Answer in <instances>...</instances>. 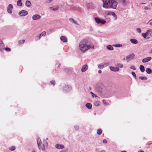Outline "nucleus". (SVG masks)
I'll use <instances>...</instances> for the list:
<instances>
[{
	"mask_svg": "<svg viewBox=\"0 0 152 152\" xmlns=\"http://www.w3.org/2000/svg\"><path fill=\"white\" fill-rule=\"evenodd\" d=\"M4 46V44L3 41L0 39V49H2Z\"/></svg>",
	"mask_w": 152,
	"mask_h": 152,
	"instance_id": "22",
	"label": "nucleus"
},
{
	"mask_svg": "<svg viewBox=\"0 0 152 152\" xmlns=\"http://www.w3.org/2000/svg\"><path fill=\"white\" fill-rule=\"evenodd\" d=\"M139 78L142 80H146L147 79L146 77H142L140 76L139 77Z\"/></svg>",
	"mask_w": 152,
	"mask_h": 152,
	"instance_id": "26",
	"label": "nucleus"
},
{
	"mask_svg": "<svg viewBox=\"0 0 152 152\" xmlns=\"http://www.w3.org/2000/svg\"><path fill=\"white\" fill-rule=\"evenodd\" d=\"M13 8V6L11 4H10L7 7V11L10 14L12 13V11Z\"/></svg>",
	"mask_w": 152,
	"mask_h": 152,
	"instance_id": "8",
	"label": "nucleus"
},
{
	"mask_svg": "<svg viewBox=\"0 0 152 152\" xmlns=\"http://www.w3.org/2000/svg\"><path fill=\"white\" fill-rule=\"evenodd\" d=\"M51 84L54 85H55V81L54 80H52L50 82Z\"/></svg>",
	"mask_w": 152,
	"mask_h": 152,
	"instance_id": "47",
	"label": "nucleus"
},
{
	"mask_svg": "<svg viewBox=\"0 0 152 152\" xmlns=\"http://www.w3.org/2000/svg\"><path fill=\"white\" fill-rule=\"evenodd\" d=\"M130 68L131 69H132L133 70H135L136 69V68L135 67V66H131Z\"/></svg>",
	"mask_w": 152,
	"mask_h": 152,
	"instance_id": "43",
	"label": "nucleus"
},
{
	"mask_svg": "<svg viewBox=\"0 0 152 152\" xmlns=\"http://www.w3.org/2000/svg\"><path fill=\"white\" fill-rule=\"evenodd\" d=\"M60 39L63 42H67V39L66 37L64 36H62L60 37Z\"/></svg>",
	"mask_w": 152,
	"mask_h": 152,
	"instance_id": "13",
	"label": "nucleus"
},
{
	"mask_svg": "<svg viewBox=\"0 0 152 152\" xmlns=\"http://www.w3.org/2000/svg\"><path fill=\"white\" fill-rule=\"evenodd\" d=\"M89 88L90 90H91V87H90Z\"/></svg>",
	"mask_w": 152,
	"mask_h": 152,
	"instance_id": "63",
	"label": "nucleus"
},
{
	"mask_svg": "<svg viewBox=\"0 0 152 152\" xmlns=\"http://www.w3.org/2000/svg\"><path fill=\"white\" fill-rule=\"evenodd\" d=\"M94 19L96 22L98 24L100 23L104 24L106 23V21L105 20L99 18L95 17Z\"/></svg>",
	"mask_w": 152,
	"mask_h": 152,
	"instance_id": "5",
	"label": "nucleus"
},
{
	"mask_svg": "<svg viewBox=\"0 0 152 152\" xmlns=\"http://www.w3.org/2000/svg\"><path fill=\"white\" fill-rule=\"evenodd\" d=\"M152 59V58L150 57H148L142 59V61L143 63H146L150 61Z\"/></svg>",
	"mask_w": 152,
	"mask_h": 152,
	"instance_id": "11",
	"label": "nucleus"
},
{
	"mask_svg": "<svg viewBox=\"0 0 152 152\" xmlns=\"http://www.w3.org/2000/svg\"><path fill=\"white\" fill-rule=\"evenodd\" d=\"M107 48L110 50H113V47L111 45H108L107 47Z\"/></svg>",
	"mask_w": 152,
	"mask_h": 152,
	"instance_id": "23",
	"label": "nucleus"
},
{
	"mask_svg": "<svg viewBox=\"0 0 152 152\" xmlns=\"http://www.w3.org/2000/svg\"><path fill=\"white\" fill-rule=\"evenodd\" d=\"M53 0H48L46 1V2L47 3H50Z\"/></svg>",
	"mask_w": 152,
	"mask_h": 152,
	"instance_id": "50",
	"label": "nucleus"
},
{
	"mask_svg": "<svg viewBox=\"0 0 152 152\" xmlns=\"http://www.w3.org/2000/svg\"><path fill=\"white\" fill-rule=\"evenodd\" d=\"M89 8L91 9H94L95 8V6L92 3L89 4Z\"/></svg>",
	"mask_w": 152,
	"mask_h": 152,
	"instance_id": "28",
	"label": "nucleus"
},
{
	"mask_svg": "<svg viewBox=\"0 0 152 152\" xmlns=\"http://www.w3.org/2000/svg\"><path fill=\"white\" fill-rule=\"evenodd\" d=\"M137 31L139 33H141V29L140 28H138L137 29Z\"/></svg>",
	"mask_w": 152,
	"mask_h": 152,
	"instance_id": "51",
	"label": "nucleus"
},
{
	"mask_svg": "<svg viewBox=\"0 0 152 152\" xmlns=\"http://www.w3.org/2000/svg\"><path fill=\"white\" fill-rule=\"evenodd\" d=\"M94 46L93 44H90L88 41L86 39L81 41L79 44L80 50L83 52H85L90 48L94 49Z\"/></svg>",
	"mask_w": 152,
	"mask_h": 152,
	"instance_id": "1",
	"label": "nucleus"
},
{
	"mask_svg": "<svg viewBox=\"0 0 152 152\" xmlns=\"http://www.w3.org/2000/svg\"><path fill=\"white\" fill-rule=\"evenodd\" d=\"M99 152H105V151L104 150H102V151H100Z\"/></svg>",
	"mask_w": 152,
	"mask_h": 152,
	"instance_id": "59",
	"label": "nucleus"
},
{
	"mask_svg": "<svg viewBox=\"0 0 152 152\" xmlns=\"http://www.w3.org/2000/svg\"><path fill=\"white\" fill-rule=\"evenodd\" d=\"M26 5L27 7H29L31 5V3L29 1H27L26 2Z\"/></svg>",
	"mask_w": 152,
	"mask_h": 152,
	"instance_id": "20",
	"label": "nucleus"
},
{
	"mask_svg": "<svg viewBox=\"0 0 152 152\" xmlns=\"http://www.w3.org/2000/svg\"><path fill=\"white\" fill-rule=\"evenodd\" d=\"M149 53L150 54L152 53V48L151 50L149 52Z\"/></svg>",
	"mask_w": 152,
	"mask_h": 152,
	"instance_id": "57",
	"label": "nucleus"
},
{
	"mask_svg": "<svg viewBox=\"0 0 152 152\" xmlns=\"http://www.w3.org/2000/svg\"><path fill=\"white\" fill-rule=\"evenodd\" d=\"M98 67L99 69H102L104 67V65L102 63L98 65Z\"/></svg>",
	"mask_w": 152,
	"mask_h": 152,
	"instance_id": "25",
	"label": "nucleus"
},
{
	"mask_svg": "<svg viewBox=\"0 0 152 152\" xmlns=\"http://www.w3.org/2000/svg\"><path fill=\"white\" fill-rule=\"evenodd\" d=\"M90 93H91V94H92V95H92V97H94V96H96V97H97V96H96L95 95V94H94L92 92H90Z\"/></svg>",
	"mask_w": 152,
	"mask_h": 152,
	"instance_id": "52",
	"label": "nucleus"
},
{
	"mask_svg": "<svg viewBox=\"0 0 152 152\" xmlns=\"http://www.w3.org/2000/svg\"><path fill=\"white\" fill-rule=\"evenodd\" d=\"M116 66H118L120 67L121 68H122L123 67V64H121L117 63V64Z\"/></svg>",
	"mask_w": 152,
	"mask_h": 152,
	"instance_id": "31",
	"label": "nucleus"
},
{
	"mask_svg": "<svg viewBox=\"0 0 152 152\" xmlns=\"http://www.w3.org/2000/svg\"><path fill=\"white\" fill-rule=\"evenodd\" d=\"M111 15H112V16H113V17L115 18V19H117V16L116 14L114 13V12H112V13H111Z\"/></svg>",
	"mask_w": 152,
	"mask_h": 152,
	"instance_id": "36",
	"label": "nucleus"
},
{
	"mask_svg": "<svg viewBox=\"0 0 152 152\" xmlns=\"http://www.w3.org/2000/svg\"><path fill=\"white\" fill-rule=\"evenodd\" d=\"M140 4H146V3L142 2V3H141Z\"/></svg>",
	"mask_w": 152,
	"mask_h": 152,
	"instance_id": "61",
	"label": "nucleus"
},
{
	"mask_svg": "<svg viewBox=\"0 0 152 152\" xmlns=\"http://www.w3.org/2000/svg\"><path fill=\"white\" fill-rule=\"evenodd\" d=\"M152 20V19L151 20H150L149 21V22H148V23H149V24L151 25L152 26V22H151V21Z\"/></svg>",
	"mask_w": 152,
	"mask_h": 152,
	"instance_id": "49",
	"label": "nucleus"
},
{
	"mask_svg": "<svg viewBox=\"0 0 152 152\" xmlns=\"http://www.w3.org/2000/svg\"><path fill=\"white\" fill-rule=\"evenodd\" d=\"M140 69L142 72H144L145 71V67L143 65H140Z\"/></svg>",
	"mask_w": 152,
	"mask_h": 152,
	"instance_id": "16",
	"label": "nucleus"
},
{
	"mask_svg": "<svg viewBox=\"0 0 152 152\" xmlns=\"http://www.w3.org/2000/svg\"><path fill=\"white\" fill-rule=\"evenodd\" d=\"M102 63L104 65V67H105L107 66L108 65H109V63L108 62L103 63Z\"/></svg>",
	"mask_w": 152,
	"mask_h": 152,
	"instance_id": "34",
	"label": "nucleus"
},
{
	"mask_svg": "<svg viewBox=\"0 0 152 152\" xmlns=\"http://www.w3.org/2000/svg\"><path fill=\"white\" fill-rule=\"evenodd\" d=\"M130 41L133 44H137L138 43L137 41L135 39H131Z\"/></svg>",
	"mask_w": 152,
	"mask_h": 152,
	"instance_id": "14",
	"label": "nucleus"
},
{
	"mask_svg": "<svg viewBox=\"0 0 152 152\" xmlns=\"http://www.w3.org/2000/svg\"><path fill=\"white\" fill-rule=\"evenodd\" d=\"M64 90L66 91H69L70 90V88L68 86H65L64 88Z\"/></svg>",
	"mask_w": 152,
	"mask_h": 152,
	"instance_id": "24",
	"label": "nucleus"
},
{
	"mask_svg": "<svg viewBox=\"0 0 152 152\" xmlns=\"http://www.w3.org/2000/svg\"><path fill=\"white\" fill-rule=\"evenodd\" d=\"M144 9H145V10H151V8L148 7H145L144 8Z\"/></svg>",
	"mask_w": 152,
	"mask_h": 152,
	"instance_id": "46",
	"label": "nucleus"
},
{
	"mask_svg": "<svg viewBox=\"0 0 152 152\" xmlns=\"http://www.w3.org/2000/svg\"><path fill=\"white\" fill-rule=\"evenodd\" d=\"M40 34H41V36H45L46 35V32L45 31H43Z\"/></svg>",
	"mask_w": 152,
	"mask_h": 152,
	"instance_id": "39",
	"label": "nucleus"
},
{
	"mask_svg": "<svg viewBox=\"0 0 152 152\" xmlns=\"http://www.w3.org/2000/svg\"><path fill=\"white\" fill-rule=\"evenodd\" d=\"M94 104L95 106H98L100 104V102L99 101H96L94 102Z\"/></svg>",
	"mask_w": 152,
	"mask_h": 152,
	"instance_id": "27",
	"label": "nucleus"
},
{
	"mask_svg": "<svg viewBox=\"0 0 152 152\" xmlns=\"http://www.w3.org/2000/svg\"><path fill=\"white\" fill-rule=\"evenodd\" d=\"M5 50L7 51H11V49L9 48H5Z\"/></svg>",
	"mask_w": 152,
	"mask_h": 152,
	"instance_id": "42",
	"label": "nucleus"
},
{
	"mask_svg": "<svg viewBox=\"0 0 152 152\" xmlns=\"http://www.w3.org/2000/svg\"><path fill=\"white\" fill-rule=\"evenodd\" d=\"M88 66L87 65H84L82 67L81 71L82 72H85L88 69Z\"/></svg>",
	"mask_w": 152,
	"mask_h": 152,
	"instance_id": "9",
	"label": "nucleus"
},
{
	"mask_svg": "<svg viewBox=\"0 0 152 152\" xmlns=\"http://www.w3.org/2000/svg\"><path fill=\"white\" fill-rule=\"evenodd\" d=\"M103 2L102 7L106 8L107 7H110L111 5L110 3H111L112 0H102Z\"/></svg>",
	"mask_w": 152,
	"mask_h": 152,
	"instance_id": "3",
	"label": "nucleus"
},
{
	"mask_svg": "<svg viewBox=\"0 0 152 152\" xmlns=\"http://www.w3.org/2000/svg\"><path fill=\"white\" fill-rule=\"evenodd\" d=\"M86 106L87 108L89 109H91L92 107V104L90 103H88L86 104Z\"/></svg>",
	"mask_w": 152,
	"mask_h": 152,
	"instance_id": "17",
	"label": "nucleus"
},
{
	"mask_svg": "<svg viewBox=\"0 0 152 152\" xmlns=\"http://www.w3.org/2000/svg\"><path fill=\"white\" fill-rule=\"evenodd\" d=\"M146 71L148 74H151L152 73V70L150 68H146Z\"/></svg>",
	"mask_w": 152,
	"mask_h": 152,
	"instance_id": "18",
	"label": "nucleus"
},
{
	"mask_svg": "<svg viewBox=\"0 0 152 152\" xmlns=\"http://www.w3.org/2000/svg\"><path fill=\"white\" fill-rule=\"evenodd\" d=\"M42 36L40 34L37 35L36 37V40H38L40 39L42 37Z\"/></svg>",
	"mask_w": 152,
	"mask_h": 152,
	"instance_id": "30",
	"label": "nucleus"
},
{
	"mask_svg": "<svg viewBox=\"0 0 152 152\" xmlns=\"http://www.w3.org/2000/svg\"><path fill=\"white\" fill-rule=\"evenodd\" d=\"M17 5L20 6H21L22 5V3L21 2V0H18L17 1Z\"/></svg>",
	"mask_w": 152,
	"mask_h": 152,
	"instance_id": "21",
	"label": "nucleus"
},
{
	"mask_svg": "<svg viewBox=\"0 0 152 152\" xmlns=\"http://www.w3.org/2000/svg\"><path fill=\"white\" fill-rule=\"evenodd\" d=\"M60 144H57L55 145V147L58 149H60Z\"/></svg>",
	"mask_w": 152,
	"mask_h": 152,
	"instance_id": "40",
	"label": "nucleus"
},
{
	"mask_svg": "<svg viewBox=\"0 0 152 152\" xmlns=\"http://www.w3.org/2000/svg\"><path fill=\"white\" fill-rule=\"evenodd\" d=\"M15 149V147L14 146H12L11 148H10V149L11 151H13Z\"/></svg>",
	"mask_w": 152,
	"mask_h": 152,
	"instance_id": "37",
	"label": "nucleus"
},
{
	"mask_svg": "<svg viewBox=\"0 0 152 152\" xmlns=\"http://www.w3.org/2000/svg\"><path fill=\"white\" fill-rule=\"evenodd\" d=\"M37 142L39 149L40 150L44 151L45 150V146L47 145L48 143L46 140H44L42 142L39 138L37 139Z\"/></svg>",
	"mask_w": 152,
	"mask_h": 152,
	"instance_id": "2",
	"label": "nucleus"
},
{
	"mask_svg": "<svg viewBox=\"0 0 152 152\" xmlns=\"http://www.w3.org/2000/svg\"><path fill=\"white\" fill-rule=\"evenodd\" d=\"M111 1V3H110L111 6L110 7H107L106 9L111 8L113 9H116L118 4L117 2L113 0H112Z\"/></svg>",
	"mask_w": 152,
	"mask_h": 152,
	"instance_id": "4",
	"label": "nucleus"
},
{
	"mask_svg": "<svg viewBox=\"0 0 152 152\" xmlns=\"http://www.w3.org/2000/svg\"><path fill=\"white\" fill-rule=\"evenodd\" d=\"M110 69L114 72H117L119 70V68L117 67H114L113 66H110Z\"/></svg>",
	"mask_w": 152,
	"mask_h": 152,
	"instance_id": "12",
	"label": "nucleus"
},
{
	"mask_svg": "<svg viewBox=\"0 0 152 152\" xmlns=\"http://www.w3.org/2000/svg\"><path fill=\"white\" fill-rule=\"evenodd\" d=\"M132 74L133 75V76L136 79V75L135 73L133 72H132Z\"/></svg>",
	"mask_w": 152,
	"mask_h": 152,
	"instance_id": "38",
	"label": "nucleus"
},
{
	"mask_svg": "<svg viewBox=\"0 0 152 152\" xmlns=\"http://www.w3.org/2000/svg\"><path fill=\"white\" fill-rule=\"evenodd\" d=\"M41 16L39 15L36 14L33 16L32 18L34 20H37L41 18Z\"/></svg>",
	"mask_w": 152,
	"mask_h": 152,
	"instance_id": "7",
	"label": "nucleus"
},
{
	"mask_svg": "<svg viewBox=\"0 0 152 152\" xmlns=\"http://www.w3.org/2000/svg\"><path fill=\"white\" fill-rule=\"evenodd\" d=\"M75 129L77 130L79 129V126H75Z\"/></svg>",
	"mask_w": 152,
	"mask_h": 152,
	"instance_id": "53",
	"label": "nucleus"
},
{
	"mask_svg": "<svg viewBox=\"0 0 152 152\" xmlns=\"http://www.w3.org/2000/svg\"><path fill=\"white\" fill-rule=\"evenodd\" d=\"M25 42L24 40H20L18 41V44H22L24 43Z\"/></svg>",
	"mask_w": 152,
	"mask_h": 152,
	"instance_id": "33",
	"label": "nucleus"
},
{
	"mask_svg": "<svg viewBox=\"0 0 152 152\" xmlns=\"http://www.w3.org/2000/svg\"><path fill=\"white\" fill-rule=\"evenodd\" d=\"M98 72L99 73V74H100L102 72V71L101 70H99L98 71Z\"/></svg>",
	"mask_w": 152,
	"mask_h": 152,
	"instance_id": "58",
	"label": "nucleus"
},
{
	"mask_svg": "<svg viewBox=\"0 0 152 152\" xmlns=\"http://www.w3.org/2000/svg\"><path fill=\"white\" fill-rule=\"evenodd\" d=\"M103 102L104 103L106 104V100H105L104 99L103 100Z\"/></svg>",
	"mask_w": 152,
	"mask_h": 152,
	"instance_id": "56",
	"label": "nucleus"
},
{
	"mask_svg": "<svg viewBox=\"0 0 152 152\" xmlns=\"http://www.w3.org/2000/svg\"><path fill=\"white\" fill-rule=\"evenodd\" d=\"M121 152H126V151H121Z\"/></svg>",
	"mask_w": 152,
	"mask_h": 152,
	"instance_id": "62",
	"label": "nucleus"
},
{
	"mask_svg": "<svg viewBox=\"0 0 152 152\" xmlns=\"http://www.w3.org/2000/svg\"><path fill=\"white\" fill-rule=\"evenodd\" d=\"M69 20L70 22L73 23H74L75 24L77 25H79V24L78 23H77V22L74 19L72 18H70L69 19Z\"/></svg>",
	"mask_w": 152,
	"mask_h": 152,
	"instance_id": "15",
	"label": "nucleus"
},
{
	"mask_svg": "<svg viewBox=\"0 0 152 152\" xmlns=\"http://www.w3.org/2000/svg\"><path fill=\"white\" fill-rule=\"evenodd\" d=\"M145 33V34H146V35L147 36L149 35V34H150V32H148V30H147V32Z\"/></svg>",
	"mask_w": 152,
	"mask_h": 152,
	"instance_id": "54",
	"label": "nucleus"
},
{
	"mask_svg": "<svg viewBox=\"0 0 152 152\" xmlns=\"http://www.w3.org/2000/svg\"><path fill=\"white\" fill-rule=\"evenodd\" d=\"M64 146L63 145H60V149H63L64 148Z\"/></svg>",
	"mask_w": 152,
	"mask_h": 152,
	"instance_id": "45",
	"label": "nucleus"
},
{
	"mask_svg": "<svg viewBox=\"0 0 152 152\" xmlns=\"http://www.w3.org/2000/svg\"><path fill=\"white\" fill-rule=\"evenodd\" d=\"M142 36L144 38H146L147 36L146 35V34L145 33H143L142 34Z\"/></svg>",
	"mask_w": 152,
	"mask_h": 152,
	"instance_id": "41",
	"label": "nucleus"
},
{
	"mask_svg": "<svg viewBox=\"0 0 152 152\" xmlns=\"http://www.w3.org/2000/svg\"><path fill=\"white\" fill-rule=\"evenodd\" d=\"M134 54H131L126 57V59L128 61H130L131 60H132L134 57Z\"/></svg>",
	"mask_w": 152,
	"mask_h": 152,
	"instance_id": "10",
	"label": "nucleus"
},
{
	"mask_svg": "<svg viewBox=\"0 0 152 152\" xmlns=\"http://www.w3.org/2000/svg\"><path fill=\"white\" fill-rule=\"evenodd\" d=\"M32 152H36L34 150H33L32 151Z\"/></svg>",
	"mask_w": 152,
	"mask_h": 152,
	"instance_id": "64",
	"label": "nucleus"
},
{
	"mask_svg": "<svg viewBox=\"0 0 152 152\" xmlns=\"http://www.w3.org/2000/svg\"><path fill=\"white\" fill-rule=\"evenodd\" d=\"M122 3L123 5L124 6H126L127 4V2L126 0H120Z\"/></svg>",
	"mask_w": 152,
	"mask_h": 152,
	"instance_id": "19",
	"label": "nucleus"
},
{
	"mask_svg": "<svg viewBox=\"0 0 152 152\" xmlns=\"http://www.w3.org/2000/svg\"><path fill=\"white\" fill-rule=\"evenodd\" d=\"M103 142L104 143H107V141L106 139H104L103 140Z\"/></svg>",
	"mask_w": 152,
	"mask_h": 152,
	"instance_id": "55",
	"label": "nucleus"
},
{
	"mask_svg": "<svg viewBox=\"0 0 152 152\" xmlns=\"http://www.w3.org/2000/svg\"><path fill=\"white\" fill-rule=\"evenodd\" d=\"M148 32H150V34H149V35L151 36L152 37V30L151 29H150L148 30Z\"/></svg>",
	"mask_w": 152,
	"mask_h": 152,
	"instance_id": "35",
	"label": "nucleus"
},
{
	"mask_svg": "<svg viewBox=\"0 0 152 152\" xmlns=\"http://www.w3.org/2000/svg\"><path fill=\"white\" fill-rule=\"evenodd\" d=\"M138 152H145L144 151H139Z\"/></svg>",
	"mask_w": 152,
	"mask_h": 152,
	"instance_id": "60",
	"label": "nucleus"
},
{
	"mask_svg": "<svg viewBox=\"0 0 152 152\" xmlns=\"http://www.w3.org/2000/svg\"><path fill=\"white\" fill-rule=\"evenodd\" d=\"M112 12L111 11H107L106 12L107 15H111Z\"/></svg>",
	"mask_w": 152,
	"mask_h": 152,
	"instance_id": "44",
	"label": "nucleus"
},
{
	"mask_svg": "<svg viewBox=\"0 0 152 152\" xmlns=\"http://www.w3.org/2000/svg\"><path fill=\"white\" fill-rule=\"evenodd\" d=\"M28 12L24 10H23L19 12L18 14L21 16H25L28 14Z\"/></svg>",
	"mask_w": 152,
	"mask_h": 152,
	"instance_id": "6",
	"label": "nucleus"
},
{
	"mask_svg": "<svg viewBox=\"0 0 152 152\" xmlns=\"http://www.w3.org/2000/svg\"><path fill=\"white\" fill-rule=\"evenodd\" d=\"M114 46H115L116 47H118L122 46V45L121 44H116L114 45H113Z\"/></svg>",
	"mask_w": 152,
	"mask_h": 152,
	"instance_id": "48",
	"label": "nucleus"
},
{
	"mask_svg": "<svg viewBox=\"0 0 152 152\" xmlns=\"http://www.w3.org/2000/svg\"><path fill=\"white\" fill-rule=\"evenodd\" d=\"M102 129H98L97 131V133L99 135H100L102 134Z\"/></svg>",
	"mask_w": 152,
	"mask_h": 152,
	"instance_id": "29",
	"label": "nucleus"
},
{
	"mask_svg": "<svg viewBox=\"0 0 152 152\" xmlns=\"http://www.w3.org/2000/svg\"><path fill=\"white\" fill-rule=\"evenodd\" d=\"M58 6H56L55 7H51V8H52V10L54 11H55L57 10H58Z\"/></svg>",
	"mask_w": 152,
	"mask_h": 152,
	"instance_id": "32",
	"label": "nucleus"
}]
</instances>
